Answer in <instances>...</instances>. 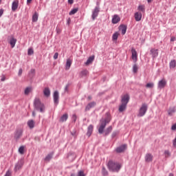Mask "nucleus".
Masks as SVG:
<instances>
[{
    "label": "nucleus",
    "instance_id": "obj_1",
    "mask_svg": "<svg viewBox=\"0 0 176 176\" xmlns=\"http://www.w3.org/2000/svg\"><path fill=\"white\" fill-rule=\"evenodd\" d=\"M111 122V116L109 113H106V118L100 120L99 127L98 129L99 134H102L107 125Z\"/></svg>",
    "mask_w": 176,
    "mask_h": 176
},
{
    "label": "nucleus",
    "instance_id": "obj_2",
    "mask_svg": "<svg viewBox=\"0 0 176 176\" xmlns=\"http://www.w3.org/2000/svg\"><path fill=\"white\" fill-rule=\"evenodd\" d=\"M107 168L112 173H119L122 168V164L115 161L110 160L107 164Z\"/></svg>",
    "mask_w": 176,
    "mask_h": 176
},
{
    "label": "nucleus",
    "instance_id": "obj_3",
    "mask_svg": "<svg viewBox=\"0 0 176 176\" xmlns=\"http://www.w3.org/2000/svg\"><path fill=\"white\" fill-rule=\"evenodd\" d=\"M34 107L36 111H39V112H41V113L45 112V104L41 102V100L38 98H36L34 100Z\"/></svg>",
    "mask_w": 176,
    "mask_h": 176
},
{
    "label": "nucleus",
    "instance_id": "obj_4",
    "mask_svg": "<svg viewBox=\"0 0 176 176\" xmlns=\"http://www.w3.org/2000/svg\"><path fill=\"white\" fill-rule=\"evenodd\" d=\"M147 111H148V104H146V103H143L139 109V111L138 113V118H142V116H145V113H146Z\"/></svg>",
    "mask_w": 176,
    "mask_h": 176
},
{
    "label": "nucleus",
    "instance_id": "obj_5",
    "mask_svg": "<svg viewBox=\"0 0 176 176\" xmlns=\"http://www.w3.org/2000/svg\"><path fill=\"white\" fill-rule=\"evenodd\" d=\"M23 130L21 128L17 129L14 133V138L16 141H19L23 137Z\"/></svg>",
    "mask_w": 176,
    "mask_h": 176
},
{
    "label": "nucleus",
    "instance_id": "obj_6",
    "mask_svg": "<svg viewBox=\"0 0 176 176\" xmlns=\"http://www.w3.org/2000/svg\"><path fill=\"white\" fill-rule=\"evenodd\" d=\"M166 86H167V80H166V79L162 78V80L158 81V83H157L158 90H162V89H164Z\"/></svg>",
    "mask_w": 176,
    "mask_h": 176
},
{
    "label": "nucleus",
    "instance_id": "obj_7",
    "mask_svg": "<svg viewBox=\"0 0 176 176\" xmlns=\"http://www.w3.org/2000/svg\"><path fill=\"white\" fill-rule=\"evenodd\" d=\"M98 13H100V7L96 6L92 11V14H91L92 20H96V19L98 17Z\"/></svg>",
    "mask_w": 176,
    "mask_h": 176
},
{
    "label": "nucleus",
    "instance_id": "obj_8",
    "mask_svg": "<svg viewBox=\"0 0 176 176\" xmlns=\"http://www.w3.org/2000/svg\"><path fill=\"white\" fill-rule=\"evenodd\" d=\"M126 149H127V144H122L116 148V152L117 153H123Z\"/></svg>",
    "mask_w": 176,
    "mask_h": 176
},
{
    "label": "nucleus",
    "instance_id": "obj_9",
    "mask_svg": "<svg viewBox=\"0 0 176 176\" xmlns=\"http://www.w3.org/2000/svg\"><path fill=\"white\" fill-rule=\"evenodd\" d=\"M23 165L24 161H23V160H19L18 162L15 164L14 171H19V170L22 168Z\"/></svg>",
    "mask_w": 176,
    "mask_h": 176
},
{
    "label": "nucleus",
    "instance_id": "obj_10",
    "mask_svg": "<svg viewBox=\"0 0 176 176\" xmlns=\"http://www.w3.org/2000/svg\"><path fill=\"white\" fill-rule=\"evenodd\" d=\"M131 54H132V56H131L132 60L134 61V63H137L138 60V55L137 54V51L135 50V49L134 48L131 49Z\"/></svg>",
    "mask_w": 176,
    "mask_h": 176
},
{
    "label": "nucleus",
    "instance_id": "obj_11",
    "mask_svg": "<svg viewBox=\"0 0 176 176\" xmlns=\"http://www.w3.org/2000/svg\"><path fill=\"white\" fill-rule=\"evenodd\" d=\"M129 101H130V96H129V94H125L124 96L122 97V100H121L122 104L127 105Z\"/></svg>",
    "mask_w": 176,
    "mask_h": 176
},
{
    "label": "nucleus",
    "instance_id": "obj_12",
    "mask_svg": "<svg viewBox=\"0 0 176 176\" xmlns=\"http://www.w3.org/2000/svg\"><path fill=\"white\" fill-rule=\"evenodd\" d=\"M150 54L152 56L153 59L156 58L157 57V56H159V50L155 49V48H152L150 50Z\"/></svg>",
    "mask_w": 176,
    "mask_h": 176
},
{
    "label": "nucleus",
    "instance_id": "obj_13",
    "mask_svg": "<svg viewBox=\"0 0 176 176\" xmlns=\"http://www.w3.org/2000/svg\"><path fill=\"white\" fill-rule=\"evenodd\" d=\"M8 43H10L12 49L14 48V46H16V43H17V39L13 36H12L10 40L8 41Z\"/></svg>",
    "mask_w": 176,
    "mask_h": 176
},
{
    "label": "nucleus",
    "instance_id": "obj_14",
    "mask_svg": "<svg viewBox=\"0 0 176 176\" xmlns=\"http://www.w3.org/2000/svg\"><path fill=\"white\" fill-rule=\"evenodd\" d=\"M53 98H54V102L55 105H58V98H59L58 91H55L54 92Z\"/></svg>",
    "mask_w": 176,
    "mask_h": 176
},
{
    "label": "nucleus",
    "instance_id": "obj_15",
    "mask_svg": "<svg viewBox=\"0 0 176 176\" xmlns=\"http://www.w3.org/2000/svg\"><path fill=\"white\" fill-rule=\"evenodd\" d=\"M19 8V0H14L12 3V11L16 12Z\"/></svg>",
    "mask_w": 176,
    "mask_h": 176
},
{
    "label": "nucleus",
    "instance_id": "obj_16",
    "mask_svg": "<svg viewBox=\"0 0 176 176\" xmlns=\"http://www.w3.org/2000/svg\"><path fill=\"white\" fill-rule=\"evenodd\" d=\"M144 159L145 162H146L147 163H150V162H152L153 160V155H152V154L151 153H146Z\"/></svg>",
    "mask_w": 176,
    "mask_h": 176
},
{
    "label": "nucleus",
    "instance_id": "obj_17",
    "mask_svg": "<svg viewBox=\"0 0 176 176\" xmlns=\"http://www.w3.org/2000/svg\"><path fill=\"white\" fill-rule=\"evenodd\" d=\"M96 105V102H89L85 107V111L87 112L89 109H91V108H94Z\"/></svg>",
    "mask_w": 176,
    "mask_h": 176
},
{
    "label": "nucleus",
    "instance_id": "obj_18",
    "mask_svg": "<svg viewBox=\"0 0 176 176\" xmlns=\"http://www.w3.org/2000/svg\"><path fill=\"white\" fill-rule=\"evenodd\" d=\"M111 21L113 24H118V23L120 21V17L119 16V15L115 14L113 16Z\"/></svg>",
    "mask_w": 176,
    "mask_h": 176
},
{
    "label": "nucleus",
    "instance_id": "obj_19",
    "mask_svg": "<svg viewBox=\"0 0 176 176\" xmlns=\"http://www.w3.org/2000/svg\"><path fill=\"white\" fill-rule=\"evenodd\" d=\"M94 129V126L93 124H90L87 128V137H90L91 134H93V130Z\"/></svg>",
    "mask_w": 176,
    "mask_h": 176
},
{
    "label": "nucleus",
    "instance_id": "obj_20",
    "mask_svg": "<svg viewBox=\"0 0 176 176\" xmlns=\"http://www.w3.org/2000/svg\"><path fill=\"white\" fill-rule=\"evenodd\" d=\"M135 21H141V19H142V13L141 12H135L134 14Z\"/></svg>",
    "mask_w": 176,
    "mask_h": 176
},
{
    "label": "nucleus",
    "instance_id": "obj_21",
    "mask_svg": "<svg viewBox=\"0 0 176 176\" xmlns=\"http://www.w3.org/2000/svg\"><path fill=\"white\" fill-rule=\"evenodd\" d=\"M71 65H72V60L67 58L65 65V69L68 71V69L71 68Z\"/></svg>",
    "mask_w": 176,
    "mask_h": 176
},
{
    "label": "nucleus",
    "instance_id": "obj_22",
    "mask_svg": "<svg viewBox=\"0 0 176 176\" xmlns=\"http://www.w3.org/2000/svg\"><path fill=\"white\" fill-rule=\"evenodd\" d=\"M120 31H121L122 34L124 35L126 34V32L127 31V26L125 25H121L119 27Z\"/></svg>",
    "mask_w": 176,
    "mask_h": 176
},
{
    "label": "nucleus",
    "instance_id": "obj_23",
    "mask_svg": "<svg viewBox=\"0 0 176 176\" xmlns=\"http://www.w3.org/2000/svg\"><path fill=\"white\" fill-rule=\"evenodd\" d=\"M175 112H176L175 107H170L169 109L168 110V115L169 116H173L174 113H175Z\"/></svg>",
    "mask_w": 176,
    "mask_h": 176
},
{
    "label": "nucleus",
    "instance_id": "obj_24",
    "mask_svg": "<svg viewBox=\"0 0 176 176\" xmlns=\"http://www.w3.org/2000/svg\"><path fill=\"white\" fill-rule=\"evenodd\" d=\"M112 130H113L112 126H109V127H107L104 131V136L107 137V135H109V134L112 133Z\"/></svg>",
    "mask_w": 176,
    "mask_h": 176
},
{
    "label": "nucleus",
    "instance_id": "obj_25",
    "mask_svg": "<svg viewBox=\"0 0 176 176\" xmlns=\"http://www.w3.org/2000/svg\"><path fill=\"white\" fill-rule=\"evenodd\" d=\"M67 120H68V113H65L60 117L59 122L63 123V122H67Z\"/></svg>",
    "mask_w": 176,
    "mask_h": 176
},
{
    "label": "nucleus",
    "instance_id": "obj_26",
    "mask_svg": "<svg viewBox=\"0 0 176 176\" xmlns=\"http://www.w3.org/2000/svg\"><path fill=\"white\" fill-rule=\"evenodd\" d=\"M54 155V153L53 151L47 154V155L44 159L45 162H49L50 160H52Z\"/></svg>",
    "mask_w": 176,
    "mask_h": 176
},
{
    "label": "nucleus",
    "instance_id": "obj_27",
    "mask_svg": "<svg viewBox=\"0 0 176 176\" xmlns=\"http://www.w3.org/2000/svg\"><path fill=\"white\" fill-rule=\"evenodd\" d=\"M94 61V55L89 56L87 60V61L85 63V65H90V64H91V63H93Z\"/></svg>",
    "mask_w": 176,
    "mask_h": 176
},
{
    "label": "nucleus",
    "instance_id": "obj_28",
    "mask_svg": "<svg viewBox=\"0 0 176 176\" xmlns=\"http://www.w3.org/2000/svg\"><path fill=\"white\" fill-rule=\"evenodd\" d=\"M127 109V104L122 103L118 109L119 112H124V110Z\"/></svg>",
    "mask_w": 176,
    "mask_h": 176
},
{
    "label": "nucleus",
    "instance_id": "obj_29",
    "mask_svg": "<svg viewBox=\"0 0 176 176\" xmlns=\"http://www.w3.org/2000/svg\"><path fill=\"white\" fill-rule=\"evenodd\" d=\"M28 126L30 129H34L35 127V122L33 120H30L28 121Z\"/></svg>",
    "mask_w": 176,
    "mask_h": 176
},
{
    "label": "nucleus",
    "instance_id": "obj_30",
    "mask_svg": "<svg viewBox=\"0 0 176 176\" xmlns=\"http://www.w3.org/2000/svg\"><path fill=\"white\" fill-rule=\"evenodd\" d=\"M39 17V14L38 12H34V14L32 15V22L36 23L38 21V19Z\"/></svg>",
    "mask_w": 176,
    "mask_h": 176
},
{
    "label": "nucleus",
    "instance_id": "obj_31",
    "mask_svg": "<svg viewBox=\"0 0 176 176\" xmlns=\"http://www.w3.org/2000/svg\"><path fill=\"white\" fill-rule=\"evenodd\" d=\"M43 94L45 97H49L50 96V89L45 87L43 90Z\"/></svg>",
    "mask_w": 176,
    "mask_h": 176
},
{
    "label": "nucleus",
    "instance_id": "obj_32",
    "mask_svg": "<svg viewBox=\"0 0 176 176\" xmlns=\"http://www.w3.org/2000/svg\"><path fill=\"white\" fill-rule=\"evenodd\" d=\"M175 67H176V61H175V60H172L169 63V67L170 69H174V68H175Z\"/></svg>",
    "mask_w": 176,
    "mask_h": 176
},
{
    "label": "nucleus",
    "instance_id": "obj_33",
    "mask_svg": "<svg viewBox=\"0 0 176 176\" xmlns=\"http://www.w3.org/2000/svg\"><path fill=\"white\" fill-rule=\"evenodd\" d=\"M31 91H32V87H28L25 89L24 94H25V96H28V94H30V93H31Z\"/></svg>",
    "mask_w": 176,
    "mask_h": 176
},
{
    "label": "nucleus",
    "instance_id": "obj_34",
    "mask_svg": "<svg viewBox=\"0 0 176 176\" xmlns=\"http://www.w3.org/2000/svg\"><path fill=\"white\" fill-rule=\"evenodd\" d=\"M78 10H79V8H78L72 9L71 11L69 12V16H72L76 13H78Z\"/></svg>",
    "mask_w": 176,
    "mask_h": 176
},
{
    "label": "nucleus",
    "instance_id": "obj_35",
    "mask_svg": "<svg viewBox=\"0 0 176 176\" xmlns=\"http://www.w3.org/2000/svg\"><path fill=\"white\" fill-rule=\"evenodd\" d=\"M118 38H119V32H116L112 36V41H118Z\"/></svg>",
    "mask_w": 176,
    "mask_h": 176
},
{
    "label": "nucleus",
    "instance_id": "obj_36",
    "mask_svg": "<svg viewBox=\"0 0 176 176\" xmlns=\"http://www.w3.org/2000/svg\"><path fill=\"white\" fill-rule=\"evenodd\" d=\"M138 10H139L140 12H142L144 13V12H145V6L144 5H140L138 7Z\"/></svg>",
    "mask_w": 176,
    "mask_h": 176
},
{
    "label": "nucleus",
    "instance_id": "obj_37",
    "mask_svg": "<svg viewBox=\"0 0 176 176\" xmlns=\"http://www.w3.org/2000/svg\"><path fill=\"white\" fill-rule=\"evenodd\" d=\"M146 87L147 89H153L155 87V83L153 82H148L146 85Z\"/></svg>",
    "mask_w": 176,
    "mask_h": 176
},
{
    "label": "nucleus",
    "instance_id": "obj_38",
    "mask_svg": "<svg viewBox=\"0 0 176 176\" xmlns=\"http://www.w3.org/2000/svg\"><path fill=\"white\" fill-rule=\"evenodd\" d=\"M25 146H21L18 150V152L20 153V155H24V149Z\"/></svg>",
    "mask_w": 176,
    "mask_h": 176
},
{
    "label": "nucleus",
    "instance_id": "obj_39",
    "mask_svg": "<svg viewBox=\"0 0 176 176\" xmlns=\"http://www.w3.org/2000/svg\"><path fill=\"white\" fill-rule=\"evenodd\" d=\"M108 170H107V168H105L104 166L102 168V175L103 176H108Z\"/></svg>",
    "mask_w": 176,
    "mask_h": 176
},
{
    "label": "nucleus",
    "instance_id": "obj_40",
    "mask_svg": "<svg viewBox=\"0 0 176 176\" xmlns=\"http://www.w3.org/2000/svg\"><path fill=\"white\" fill-rule=\"evenodd\" d=\"M138 72V66H137V65L135 64L133 66V74H137Z\"/></svg>",
    "mask_w": 176,
    "mask_h": 176
},
{
    "label": "nucleus",
    "instance_id": "obj_41",
    "mask_svg": "<svg viewBox=\"0 0 176 176\" xmlns=\"http://www.w3.org/2000/svg\"><path fill=\"white\" fill-rule=\"evenodd\" d=\"M76 119H78L76 114H73L72 116V120L73 123H76Z\"/></svg>",
    "mask_w": 176,
    "mask_h": 176
},
{
    "label": "nucleus",
    "instance_id": "obj_42",
    "mask_svg": "<svg viewBox=\"0 0 176 176\" xmlns=\"http://www.w3.org/2000/svg\"><path fill=\"white\" fill-rule=\"evenodd\" d=\"M80 74L82 76H86V75L89 74V71H87V69H85V70H82Z\"/></svg>",
    "mask_w": 176,
    "mask_h": 176
},
{
    "label": "nucleus",
    "instance_id": "obj_43",
    "mask_svg": "<svg viewBox=\"0 0 176 176\" xmlns=\"http://www.w3.org/2000/svg\"><path fill=\"white\" fill-rule=\"evenodd\" d=\"M28 56H32V54H34V50H32V48L29 49L28 51Z\"/></svg>",
    "mask_w": 176,
    "mask_h": 176
},
{
    "label": "nucleus",
    "instance_id": "obj_44",
    "mask_svg": "<svg viewBox=\"0 0 176 176\" xmlns=\"http://www.w3.org/2000/svg\"><path fill=\"white\" fill-rule=\"evenodd\" d=\"M118 134H119L118 131H113L111 134V138H115Z\"/></svg>",
    "mask_w": 176,
    "mask_h": 176
},
{
    "label": "nucleus",
    "instance_id": "obj_45",
    "mask_svg": "<svg viewBox=\"0 0 176 176\" xmlns=\"http://www.w3.org/2000/svg\"><path fill=\"white\" fill-rule=\"evenodd\" d=\"M78 176H86V175H85V172H83V170H80L78 173Z\"/></svg>",
    "mask_w": 176,
    "mask_h": 176
},
{
    "label": "nucleus",
    "instance_id": "obj_46",
    "mask_svg": "<svg viewBox=\"0 0 176 176\" xmlns=\"http://www.w3.org/2000/svg\"><path fill=\"white\" fill-rule=\"evenodd\" d=\"M164 155H166V157L170 156V151H168V150L165 151Z\"/></svg>",
    "mask_w": 176,
    "mask_h": 176
},
{
    "label": "nucleus",
    "instance_id": "obj_47",
    "mask_svg": "<svg viewBox=\"0 0 176 176\" xmlns=\"http://www.w3.org/2000/svg\"><path fill=\"white\" fill-rule=\"evenodd\" d=\"M58 58V52H56L54 55V59L57 60Z\"/></svg>",
    "mask_w": 176,
    "mask_h": 176
},
{
    "label": "nucleus",
    "instance_id": "obj_48",
    "mask_svg": "<svg viewBox=\"0 0 176 176\" xmlns=\"http://www.w3.org/2000/svg\"><path fill=\"white\" fill-rule=\"evenodd\" d=\"M23 74V69H19V72H18V75L19 76H21V75Z\"/></svg>",
    "mask_w": 176,
    "mask_h": 176
},
{
    "label": "nucleus",
    "instance_id": "obj_49",
    "mask_svg": "<svg viewBox=\"0 0 176 176\" xmlns=\"http://www.w3.org/2000/svg\"><path fill=\"white\" fill-rule=\"evenodd\" d=\"M29 74H32V75H34V74H35V69H32L31 70H30V72H29Z\"/></svg>",
    "mask_w": 176,
    "mask_h": 176
},
{
    "label": "nucleus",
    "instance_id": "obj_50",
    "mask_svg": "<svg viewBox=\"0 0 176 176\" xmlns=\"http://www.w3.org/2000/svg\"><path fill=\"white\" fill-rule=\"evenodd\" d=\"M69 88V84H67L65 87V91L68 92V89Z\"/></svg>",
    "mask_w": 176,
    "mask_h": 176
},
{
    "label": "nucleus",
    "instance_id": "obj_51",
    "mask_svg": "<svg viewBox=\"0 0 176 176\" xmlns=\"http://www.w3.org/2000/svg\"><path fill=\"white\" fill-rule=\"evenodd\" d=\"M171 129L173 130V131H175V130H176V123L174 124L173 125H172Z\"/></svg>",
    "mask_w": 176,
    "mask_h": 176
},
{
    "label": "nucleus",
    "instance_id": "obj_52",
    "mask_svg": "<svg viewBox=\"0 0 176 176\" xmlns=\"http://www.w3.org/2000/svg\"><path fill=\"white\" fill-rule=\"evenodd\" d=\"M12 175V173L10 171L8 170L4 176H10Z\"/></svg>",
    "mask_w": 176,
    "mask_h": 176
},
{
    "label": "nucleus",
    "instance_id": "obj_53",
    "mask_svg": "<svg viewBox=\"0 0 176 176\" xmlns=\"http://www.w3.org/2000/svg\"><path fill=\"white\" fill-rule=\"evenodd\" d=\"M3 14V9H0V17Z\"/></svg>",
    "mask_w": 176,
    "mask_h": 176
},
{
    "label": "nucleus",
    "instance_id": "obj_54",
    "mask_svg": "<svg viewBox=\"0 0 176 176\" xmlns=\"http://www.w3.org/2000/svg\"><path fill=\"white\" fill-rule=\"evenodd\" d=\"M68 3L72 5V3H74V0H68Z\"/></svg>",
    "mask_w": 176,
    "mask_h": 176
},
{
    "label": "nucleus",
    "instance_id": "obj_55",
    "mask_svg": "<svg viewBox=\"0 0 176 176\" xmlns=\"http://www.w3.org/2000/svg\"><path fill=\"white\" fill-rule=\"evenodd\" d=\"M6 79V78H5V76H3L1 78V82H5Z\"/></svg>",
    "mask_w": 176,
    "mask_h": 176
},
{
    "label": "nucleus",
    "instance_id": "obj_56",
    "mask_svg": "<svg viewBox=\"0 0 176 176\" xmlns=\"http://www.w3.org/2000/svg\"><path fill=\"white\" fill-rule=\"evenodd\" d=\"M31 2H32V0H27V3H31Z\"/></svg>",
    "mask_w": 176,
    "mask_h": 176
},
{
    "label": "nucleus",
    "instance_id": "obj_57",
    "mask_svg": "<svg viewBox=\"0 0 176 176\" xmlns=\"http://www.w3.org/2000/svg\"><path fill=\"white\" fill-rule=\"evenodd\" d=\"M36 115V114L35 113V111H33V112H32V116H33L34 118H35Z\"/></svg>",
    "mask_w": 176,
    "mask_h": 176
},
{
    "label": "nucleus",
    "instance_id": "obj_58",
    "mask_svg": "<svg viewBox=\"0 0 176 176\" xmlns=\"http://www.w3.org/2000/svg\"><path fill=\"white\" fill-rule=\"evenodd\" d=\"M148 3H151L152 2V0H147Z\"/></svg>",
    "mask_w": 176,
    "mask_h": 176
},
{
    "label": "nucleus",
    "instance_id": "obj_59",
    "mask_svg": "<svg viewBox=\"0 0 176 176\" xmlns=\"http://www.w3.org/2000/svg\"><path fill=\"white\" fill-rule=\"evenodd\" d=\"M169 176H174V174H173V173H169Z\"/></svg>",
    "mask_w": 176,
    "mask_h": 176
},
{
    "label": "nucleus",
    "instance_id": "obj_60",
    "mask_svg": "<svg viewBox=\"0 0 176 176\" xmlns=\"http://www.w3.org/2000/svg\"><path fill=\"white\" fill-rule=\"evenodd\" d=\"M88 100H91V96H88Z\"/></svg>",
    "mask_w": 176,
    "mask_h": 176
},
{
    "label": "nucleus",
    "instance_id": "obj_61",
    "mask_svg": "<svg viewBox=\"0 0 176 176\" xmlns=\"http://www.w3.org/2000/svg\"><path fill=\"white\" fill-rule=\"evenodd\" d=\"M70 176H75V173H72Z\"/></svg>",
    "mask_w": 176,
    "mask_h": 176
},
{
    "label": "nucleus",
    "instance_id": "obj_62",
    "mask_svg": "<svg viewBox=\"0 0 176 176\" xmlns=\"http://www.w3.org/2000/svg\"><path fill=\"white\" fill-rule=\"evenodd\" d=\"M170 41H174V39H173V38H171Z\"/></svg>",
    "mask_w": 176,
    "mask_h": 176
},
{
    "label": "nucleus",
    "instance_id": "obj_63",
    "mask_svg": "<svg viewBox=\"0 0 176 176\" xmlns=\"http://www.w3.org/2000/svg\"><path fill=\"white\" fill-rule=\"evenodd\" d=\"M68 24H69V21H67Z\"/></svg>",
    "mask_w": 176,
    "mask_h": 176
},
{
    "label": "nucleus",
    "instance_id": "obj_64",
    "mask_svg": "<svg viewBox=\"0 0 176 176\" xmlns=\"http://www.w3.org/2000/svg\"><path fill=\"white\" fill-rule=\"evenodd\" d=\"M1 2H2V0H0V3H1Z\"/></svg>",
    "mask_w": 176,
    "mask_h": 176
}]
</instances>
